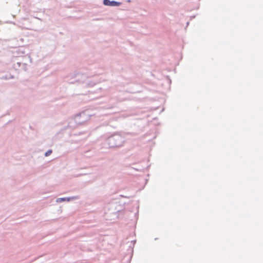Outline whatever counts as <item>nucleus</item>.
Here are the masks:
<instances>
[{"label":"nucleus","instance_id":"f03ea898","mask_svg":"<svg viewBox=\"0 0 263 263\" xmlns=\"http://www.w3.org/2000/svg\"><path fill=\"white\" fill-rule=\"evenodd\" d=\"M52 151L51 150H49L48 151H47L46 154H45V156H49V155H50V154L51 153Z\"/></svg>","mask_w":263,"mask_h":263},{"label":"nucleus","instance_id":"7ed1b4c3","mask_svg":"<svg viewBox=\"0 0 263 263\" xmlns=\"http://www.w3.org/2000/svg\"><path fill=\"white\" fill-rule=\"evenodd\" d=\"M66 200V198H59L57 199V201H65Z\"/></svg>","mask_w":263,"mask_h":263},{"label":"nucleus","instance_id":"f257e3e1","mask_svg":"<svg viewBox=\"0 0 263 263\" xmlns=\"http://www.w3.org/2000/svg\"><path fill=\"white\" fill-rule=\"evenodd\" d=\"M103 4L106 6H118L120 5V3L116 1H110L109 0H104Z\"/></svg>","mask_w":263,"mask_h":263}]
</instances>
